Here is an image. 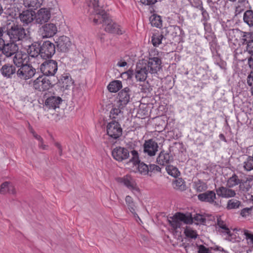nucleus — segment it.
<instances>
[{"instance_id":"obj_11","label":"nucleus","mask_w":253,"mask_h":253,"mask_svg":"<svg viewBox=\"0 0 253 253\" xmlns=\"http://www.w3.org/2000/svg\"><path fill=\"white\" fill-rule=\"evenodd\" d=\"M129 151L123 147H116L112 151L113 158L119 162H123L129 158Z\"/></svg>"},{"instance_id":"obj_64","label":"nucleus","mask_w":253,"mask_h":253,"mask_svg":"<svg viewBox=\"0 0 253 253\" xmlns=\"http://www.w3.org/2000/svg\"><path fill=\"white\" fill-rule=\"evenodd\" d=\"M248 64H249V66L251 68H253V58H252V57H250L248 59Z\"/></svg>"},{"instance_id":"obj_18","label":"nucleus","mask_w":253,"mask_h":253,"mask_svg":"<svg viewBox=\"0 0 253 253\" xmlns=\"http://www.w3.org/2000/svg\"><path fill=\"white\" fill-rule=\"evenodd\" d=\"M33 86L36 90L45 91L50 88L51 83L46 77H39L34 81Z\"/></svg>"},{"instance_id":"obj_55","label":"nucleus","mask_w":253,"mask_h":253,"mask_svg":"<svg viewBox=\"0 0 253 253\" xmlns=\"http://www.w3.org/2000/svg\"><path fill=\"white\" fill-rule=\"evenodd\" d=\"M252 210L251 208H245L241 211V215L244 217L248 215Z\"/></svg>"},{"instance_id":"obj_42","label":"nucleus","mask_w":253,"mask_h":253,"mask_svg":"<svg viewBox=\"0 0 253 253\" xmlns=\"http://www.w3.org/2000/svg\"><path fill=\"white\" fill-rule=\"evenodd\" d=\"M166 169L169 175L174 177L178 176L180 174L178 169L172 165L167 166Z\"/></svg>"},{"instance_id":"obj_4","label":"nucleus","mask_w":253,"mask_h":253,"mask_svg":"<svg viewBox=\"0 0 253 253\" xmlns=\"http://www.w3.org/2000/svg\"><path fill=\"white\" fill-rule=\"evenodd\" d=\"M36 74V69L31 64L25 63L16 71L18 78L23 80H27L33 78Z\"/></svg>"},{"instance_id":"obj_50","label":"nucleus","mask_w":253,"mask_h":253,"mask_svg":"<svg viewBox=\"0 0 253 253\" xmlns=\"http://www.w3.org/2000/svg\"><path fill=\"white\" fill-rule=\"evenodd\" d=\"M244 235L246 237V239L249 245L253 244V234L250 233L248 230H244Z\"/></svg>"},{"instance_id":"obj_41","label":"nucleus","mask_w":253,"mask_h":253,"mask_svg":"<svg viewBox=\"0 0 253 253\" xmlns=\"http://www.w3.org/2000/svg\"><path fill=\"white\" fill-rule=\"evenodd\" d=\"M194 187L198 192L205 191L208 189L206 183L201 180H198L194 182Z\"/></svg>"},{"instance_id":"obj_60","label":"nucleus","mask_w":253,"mask_h":253,"mask_svg":"<svg viewBox=\"0 0 253 253\" xmlns=\"http://www.w3.org/2000/svg\"><path fill=\"white\" fill-rule=\"evenodd\" d=\"M247 83L249 85L252 86L253 85V77L252 76L251 74H250L248 76Z\"/></svg>"},{"instance_id":"obj_29","label":"nucleus","mask_w":253,"mask_h":253,"mask_svg":"<svg viewBox=\"0 0 253 253\" xmlns=\"http://www.w3.org/2000/svg\"><path fill=\"white\" fill-rule=\"evenodd\" d=\"M216 228L219 232L224 234L228 233L230 230L225 222L220 217L217 219Z\"/></svg>"},{"instance_id":"obj_24","label":"nucleus","mask_w":253,"mask_h":253,"mask_svg":"<svg viewBox=\"0 0 253 253\" xmlns=\"http://www.w3.org/2000/svg\"><path fill=\"white\" fill-rule=\"evenodd\" d=\"M29 56L33 58L41 57V45L39 42H35L28 46L27 49Z\"/></svg>"},{"instance_id":"obj_48","label":"nucleus","mask_w":253,"mask_h":253,"mask_svg":"<svg viewBox=\"0 0 253 253\" xmlns=\"http://www.w3.org/2000/svg\"><path fill=\"white\" fill-rule=\"evenodd\" d=\"M184 234L186 236L189 238L195 239L197 237V234L196 231L192 229L190 227H186L184 230Z\"/></svg>"},{"instance_id":"obj_30","label":"nucleus","mask_w":253,"mask_h":253,"mask_svg":"<svg viewBox=\"0 0 253 253\" xmlns=\"http://www.w3.org/2000/svg\"><path fill=\"white\" fill-rule=\"evenodd\" d=\"M253 180L252 178L246 177L244 179L242 178V181L239 184V188L240 190L246 192L249 191L251 188V185L250 182Z\"/></svg>"},{"instance_id":"obj_35","label":"nucleus","mask_w":253,"mask_h":253,"mask_svg":"<svg viewBox=\"0 0 253 253\" xmlns=\"http://www.w3.org/2000/svg\"><path fill=\"white\" fill-rule=\"evenodd\" d=\"M164 39L165 40L166 39L162 34L155 33L151 37V42L154 46L157 47L162 43Z\"/></svg>"},{"instance_id":"obj_37","label":"nucleus","mask_w":253,"mask_h":253,"mask_svg":"<svg viewBox=\"0 0 253 253\" xmlns=\"http://www.w3.org/2000/svg\"><path fill=\"white\" fill-rule=\"evenodd\" d=\"M151 25L157 28H161L162 26V20L161 17L156 14H153L150 18Z\"/></svg>"},{"instance_id":"obj_44","label":"nucleus","mask_w":253,"mask_h":253,"mask_svg":"<svg viewBox=\"0 0 253 253\" xmlns=\"http://www.w3.org/2000/svg\"><path fill=\"white\" fill-rule=\"evenodd\" d=\"M224 235H226L225 238L226 240L232 243L239 242L241 240V238L239 237V236H238L235 233H231L230 230L228 233H226Z\"/></svg>"},{"instance_id":"obj_14","label":"nucleus","mask_w":253,"mask_h":253,"mask_svg":"<svg viewBox=\"0 0 253 253\" xmlns=\"http://www.w3.org/2000/svg\"><path fill=\"white\" fill-rule=\"evenodd\" d=\"M51 17L49 8H40L37 13L35 12V20L36 23L42 24L47 22Z\"/></svg>"},{"instance_id":"obj_33","label":"nucleus","mask_w":253,"mask_h":253,"mask_svg":"<svg viewBox=\"0 0 253 253\" xmlns=\"http://www.w3.org/2000/svg\"><path fill=\"white\" fill-rule=\"evenodd\" d=\"M59 83L61 87L65 89H68L72 84L71 78L67 75L62 76Z\"/></svg>"},{"instance_id":"obj_43","label":"nucleus","mask_w":253,"mask_h":253,"mask_svg":"<svg viewBox=\"0 0 253 253\" xmlns=\"http://www.w3.org/2000/svg\"><path fill=\"white\" fill-rule=\"evenodd\" d=\"M244 168L247 171L253 169V156H247L244 162Z\"/></svg>"},{"instance_id":"obj_20","label":"nucleus","mask_w":253,"mask_h":253,"mask_svg":"<svg viewBox=\"0 0 253 253\" xmlns=\"http://www.w3.org/2000/svg\"><path fill=\"white\" fill-rule=\"evenodd\" d=\"M130 89L126 87L120 91L118 95V99L120 103V106H122L123 108L126 106L130 100Z\"/></svg>"},{"instance_id":"obj_46","label":"nucleus","mask_w":253,"mask_h":253,"mask_svg":"<svg viewBox=\"0 0 253 253\" xmlns=\"http://www.w3.org/2000/svg\"><path fill=\"white\" fill-rule=\"evenodd\" d=\"M239 33H241V30L238 29H232L228 30L226 32V35L229 40H232L236 35L239 36Z\"/></svg>"},{"instance_id":"obj_9","label":"nucleus","mask_w":253,"mask_h":253,"mask_svg":"<svg viewBox=\"0 0 253 253\" xmlns=\"http://www.w3.org/2000/svg\"><path fill=\"white\" fill-rule=\"evenodd\" d=\"M107 134L114 139H117L122 134V128L117 121L112 120L107 126Z\"/></svg>"},{"instance_id":"obj_54","label":"nucleus","mask_w":253,"mask_h":253,"mask_svg":"<svg viewBox=\"0 0 253 253\" xmlns=\"http://www.w3.org/2000/svg\"><path fill=\"white\" fill-rule=\"evenodd\" d=\"M14 1V0H3L2 3L3 4L6 5L5 8L10 9L11 8L12 4Z\"/></svg>"},{"instance_id":"obj_56","label":"nucleus","mask_w":253,"mask_h":253,"mask_svg":"<svg viewBox=\"0 0 253 253\" xmlns=\"http://www.w3.org/2000/svg\"><path fill=\"white\" fill-rule=\"evenodd\" d=\"M140 1L143 4L150 5L155 4L157 2V0H140Z\"/></svg>"},{"instance_id":"obj_62","label":"nucleus","mask_w":253,"mask_h":253,"mask_svg":"<svg viewBox=\"0 0 253 253\" xmlns=\"http://www.w3.org/2000/svg\"><path fill=\"white\" fill-rule=\"evenodd\" d=\"M127 65V63L126 61H119L117 63V65L119 67H125Z\"/></svg>"},{"instance_id":"obj_28","label":"nucleus","mask_w":253,"mask_h":253,"mask_svg":"<svg viewBox=\"0 0 253 253\" xmlns=\"http://www.w3.org/2000/svg\"><path fill=\"white\" fill-rule=\"evenodd\" d=\"M15 188L9 182L6 181L2 183L0 186V193L6 194V193L15 194Z\"/></svg>"},{"instance_id":"obj_3","label":"nucleus","mask_w":253,"mask_h":253,"mask_svg":"<svg viewBox=\"0 0 253 253\" xmlns=\"http://www.w3.org/2000/svg\"><path fill=\"white\" fill-rule=\"evenodd\" d=\"M6 33L10 41L16 43L22 41L27 37L25 29L21 26L15 24L7 27Z\"/></svg>"},{"instance_id":"obj_51","label":"nucleus","mask_w":253,"mask_h":253,"mask_svg":"<svg viewBox=\"0 0 253 253\" xmlns=\"http://www.w3.org/2000/svg\"><path fill=\"white\" fill-rule=\"evenodd\" d=\"M161 168L159 166L154 164H150L149 165V173L161 172Z\"/></svg>"},{"instance_id":"obj_40","label":"nucleus","mask_w":253,"mask_h":253,"mask_svg":"<svg viewBox=\"0 0 253 253\" xmlns=\"http://www.w3.org/2000/svg\"><path fill=\"white\" fill-rule=\"evenodd\" d=\"M172 185L175 189L183 191L185 189L186 185L184 181L182 178H178L175 179L172 183Z\"/></svg>"},{"instance_id":"obj_25","label":"nucleus","mask_w":253,"mask_h":253,"mask_svg":"<svg viewBox=\"0 0 253 253\" xmlns=\"http://www.w3.org/2000/svg\"><path fill=\"white\" fill-rule=\"evenodd\" d=\"M173 161L172 156L164 151H161L157 158V163L161 166H166Z\"/></svg>"},{"instance_id":"obj_17","label":"nucleus","mask_w":253,"mask_h":253,"mask_svg":"<svg viewBox=\"0 0 253 253\" xmlns=\"http://www.w3.org/2000/svg\"><path fill=\"white\" fill-rule=\"evenodd\" d=\"M57 32V28L53 23L45 24L40 29V33L43 38L52 37L56 34Z\"/></svg>"},{"instance_id":"obj_12","label":"nucleus","mask_w":253,"mask_h":253,"mask_svg":"<svg viewBox=\"0 0 253 253\" xmlns=\"http://www.w3.org/2000/svg\"><path fill=\"white\" fill-rule=\"evenodd\" d=\"M132 155L131 158L129 161L134 164L138 163V170L139 172L142 175H146L149 174V165L145 164L143 162H140L139 160L138 153L136 150H132L130 151Z\"/></svg>"},{"instance_id":"obj_8","label":"nucleus","mask_w":253,"mask_h":253,"mask_svg":"<svg viewBox=\"0 0 253 253\" xmlns=\"http://www.w3.org/2000/svg\"><path fill=\"white\" fill-rule=\"evenodd\" d=\"M146 64L149 73L156 74L162 69V61L158 57H149L148 61H143Z\"/></svg>"},{"instance_id":"obj_61","label":"nucleus","mask_w":253,"mask_h":253,"mask_svg":"<svg viewBox=\"0 0 253 253\" xmlns=\"http://www.w3.org/2000/svg\"><path fill=\"white\" fill-rule=\"evenodd\" d=\"M173 30L175 32L176 34H179L180 35L181 33L183 32L182 29L180 28L179 26H173Z\"/></svg>"},{"instance_id":"obj_59","label":"nucleus","mask_w":253,"mask_h":253,"mask_svg":"<svg viewBox=\"0 0 253 253\" xmlns=\"http://www.w3.org/2000/svg\"><path fill=\"white\" fill-rule=\"evenodd\" d=\"M54 145L58 148L59 150V154L60 156L62 155L63 149L61 145L58 142L54 143Z\"/></svg>"},{"instance_id":"obj_2","label":"nucleus","mask_w":253,"mask_h":253,"mask_svg":"<svg viewBox=\"0 0 253 253\" xmlns=\"http://www.w3.org/2000/svg\"><path fill=\"white\" fill-rule=\"evenodd\" d=\"M168 221L174 230L180 228L182 223L191 224L193 218L191 215L181 212H176L172 216L168 218Z\"/></svg>"},{"instance_id":"obj_53","label":"nucleus","mask_w":253,"mask_h":253,"mask_svg":"<svg viewBox=\"0 0 253 253\" xmlns=\"http://www.w3.org/2000/svg\"><path fill=\"white\" fill-rule=\"evenodd\" d=\"M198 253H211V250L203 245L198 246Z\"/></svg>"},{"instance_id":"obj_52","label":"nucleus","mask_w":253,"mask_h":253,"mask_svg":"<svg viewBox=\"0 0 253 253\" xmlns=\"http://www.w3.org/2000/svg\"><path fill=\"white\" fill-rule=\"evenodd\" d=\"M200 10L202 12V15L203 16V18L202 19V21H204V22H206L209 19L210 17L207 11L204 8L203 6L200 7Z\"/></svg>"},{"instance_id":"obj_32","label":"nucleus","mask_w":253,"mask_h":253,"mask_svg":"<svg viewBox=\"0 0 253 253\" xmlns=\"http://www.w3.org/2000/svg\"><path fill=\"white\" fill-rule=\"evenodd\" d=\"M125 201L130 212L134 216H136L137 215V213L135 212L136 207L132 198L130 196H126L125 198Z\"/></svg>"},{"instance_id":"obj_31","label":"nucleus","mask_w":253,"mask_h":253,"mask_svg":"<svg viewBox=\"0 0 253 253\" xmlns=\"http://www.w3.org/2000/svg\"><path fill=\"white\" fill-rule=\"evenodd\" d=\"M242 181V178H240L239 176L235 173H233L227 181V186L228 188H233L239 184Z\"/></svg>"},{"instance_id":"obj_39","label":"nucleus","mask_w":253,"mask_h":253,"mask_svg":"<svg viewBox=\"0 0 253 253\" xmlns=\"http://www.w3.org/2000/svg\"><path fill=\"white\" fill-rule=\"evenodd\" d=\"M244 21L249 26H253V11L252 10H247L244 14Z\"/></svg>"},{"instance_id":"obj_49","label":"nucleus","mask_w":253,"mask_h":253,"mask_svg":"<svg viewBox=\"0 0 253 253\" xmlns=\"http://www.w3.org/2000/svg\"><path fill=\"white\" fill-rule=\"evenodd\" d=\"M121 109L122 108V106L119 105V108L113 107L111 111H110V117L112 118H116L120 114H122V111Z\"/></svg>"},{"instance_id":"obj_7","label":"nucleus","mask_w":253,"mask_h":253,"mask_svg":"<svg viewBox=\"0 0 253 253\" xmlns=\"http://www.w3.org/2000/svg\"><path fill=\"white\" fill-rule=\"evenodd\" d=\"M120 182L125 185L135 196L140 195V191L135 180L130 175H126L120 179Z\"/></svg>"},{"instance_id":"obj_15","label":"nucleus","mask_w":253,"mask_h":253,"mask_svg":"<svg viewBox=\"0 0 253 253\" xmlns=\"http://www.w3.org/2000/svg\"><path fill=\"white\" fill-rule=\"evenodd\" d=\"M148 73L147 66L146 64H144L143 61L137 64L135 72V77L137 81H145L147 78Z\"/></svg>"},{"instance_id":"obj_19","label":"nucleus","mask_w":253,"mask_h":253,"mask_svg":"<svg viewBox=\"0 0 253 253\" xmlns=\"http://www.w3.org/2000/svg\"><path fill=\"white\" fill-rule=\"evenodd\" d=\"M18 49V44L10 41L9 42L4 43L1 53L6 57H10L14 55Z\"/></svg>"},{"instance_id":"obj_10","label":"nucleus","mask_w":253,"mask_h":253,"mask_svg":"<svg viewBox=\"0 0 253 253\" xmlns=\"http://www.w3.org/2000/svg\"><path fill=\"white\" fill-rule=\"evenodd\" d=\"M55 52V45L49 41L44 42L41 45V57L46 59L51 58Z\"/></svg>"},{"instance_id":"obj_1","label":"nucleus","mask_w":253,"mask_h":253,"mask_svg":"<svg viewBox=\"0 0 253 253\" xmlns=\"http://www.w3.org/2000/svg\"><path fill=\"white\" fill-rule=\"evenodd\" d=\"M99 0H86L88 7V13L90 16L94 15L93 21L95 24L101 23L103 24L105 31L122 35L123 31L120 26L113 22L109 16L100 7L98 4Z\"/></svg>"},{"instance_id":"obj_45","label":"nucleus","mask_w":253,"mask_h":253,"mask_svg":"<svg viewBox=\"0 0 253 253\" xmlns=\"http://www.w3.org/2000/svg\"><path fill=\"white\" fill-rule=\"evenodd\" d=\"M212 57L214 61V63L218 65L221 68H223L224 63L221 60L220 54L216 51H212Z\"/></svg>"},{"instance_id":"obj_58","label":"nucleus","mask_w":253,"mask_h":253,"mask_svg":"<svg viewBox=\"0 0 253 253\" xmlns=\"http://www.w3.org/2000/svg\"><path fill=\"white\" fill-rule=\"evenodd\" d=\"M194 219L195 220L199 221L200 223H203L205 221V219L200 214L197 215L194 217Z\"/></svg>"},{"instance_id":"obj_63","label":"nucleus","mask_w":253,"mask_h":253,"mask_svg":"<svg viewBox=\"0 0 253 253\" xmlns=\"http://www.w3.org/2000/svg\"><path fill=\"white\" fill-rule=\"evenodd\" d=\"M203 24L204 25V28H205V31H207V32H210L211 31V29L209 27L208 23L207 22H204Z\"/></svg>"},{"instance_id":"obj_38","label":"nucleus","mask_w":253,"mask_h":253,"mask_svg":"<svg viewBox=\"0 0 253 253\" xmlns=\"http://www.w3.org/2000/svg\"><path fill=\"white\" fill-rule=\"evenodd\" d=\"M42 1L43 0H24V3L26 6L36 9L41 6Z\"/></svg>"},{"instance_id":"obj_6","label":"nucleus","mask_w":253,"mask_h":253,"mask_svg":"<svg viewBox=\"0 0 253 253\" xmlns=\"http://www.w3.org/2000/svg\"><path fill=\"white\" fill-rule=\"evenodd\" d=\"M57 63L55 60H48L42 63L40 67L41 72L47 76H54L57 71Z\"/></svg>"},{"instance_id":"obj_36","label":"nucleus","mask_w":253,"mask_h":253,"mask_svg":"<svg viewBox=\"0 0 253 253\" xmlns=\"http://www.w3.org/2000/svg\"><path fill=\"white\" fill-rule=\"evenodd\" d=\"M239 36L240 37L242 44H247L253 39V35L249 32H244L241 31V33H239Z\"/></svg>"},{"instance_id":"obj_57","label":"nucleus","mask_w":253,"mask_h":253,"mask_svg":"<svg viewBox=\"0 0 253 253\" xmlns=\"http://www.w3.org/2000/svg\"><path fill=\"white\" fill-rule=\"evenodd\" d=\"M39 143L38 146L40 148H41L43 150L47 149L48 146L44 144L43 139H42V141H39Z\"/></svg>"},{"instance_id":"obj_13","label":"nucleus","mask_w":253,"mask_h":253,"mask_svg":"<svg viewBox=\"0 0 253 253\" xmlns=\"http://www.w3.org/2000/svg\"><path fill=\"white\" fill-rule=\"evenodd\" d=\"M143 152L145 155L150 157L154 156L158 151V144L157 142L150 139L145 140L143 145Z\"/></svg>"},{"instance_id":"obj_34","label":"nucleus","mask_w":253,"mask_h":253,"mask_svg":"<svg viewBox=\"0 0 253 253\" xmlns=\"http://www.w3.org/2000/svg\"><path fill=\"white\" fill-rule=\"evenodd\" d=\"M122 87V82L118 80L111 82L108 85V90L112 92H116Z\"/></svg>"},{"instance_id":"obj_26","label":"nucleus","mask_w":253,"mask_h":253,"mask_svg":"<svg viewBox=\"0 0 253 253\" xmlns=\"http://www.w3.org/2000/svg\"><path fill=\"white\" fill-rule=\"evenodd\" d=\"M0 72L5 78H11L13 75L16 73L14 66L10 64H5L0 69Z\"/></svg>"},{"instance_id":"obj_27","label":"nucleus","mask_w":253,"mask_h":253,"mask_svg":"<svg viewBox=\"0 0 253 253\" xmlns=\"http://www.w3.org/2000/svg\"><path fill=\"white\" fill-rule=\"evenodd\" d=\"M13 56V62L16 66L21 67L25 64L24 62L28 56L26 54L17 51Z\"/></svg>"},{"instance_id":"obj_22","label":"nucleus","mask_w":253,"mask_h":253,"mask_svg":"<svg viewBox=\"0 0 253 253\" xmlns=\"http://www.w3.org/2000/svg\"><path fill=\"white\" fill-rule=\"evenodd\" d=\"M231 188H228L227 186L224 187L222 186L216 188L215 191L218 196L222 198H229L234 197L236 195L235 190Z\"/></svg>"},{"instance_id":"obj_21","label":"nucleus","mask_w":253,"mask_h":253,"mask_svg":"<svg viewBox=\"0 0 253 253\" xmlns=\"http://www.w3.org/2000/svg\"><path fill=\"white\" fill-rule=\"evenodd\" d=\"M20 21L23 25H28L35 20V11L32 10L23 11L19 15Z\"/></svg>"},{"instance_id":"obj_16","label":"nucleus","mask_w":253,"mask_h":253,"mask_svg":"<svg viewBox=\"0 0 253 253\" xmlns=\"http://www.w3.org/2000/svg\"><path fill=\"white\" fill-rule=\"evenodd\" d=\"M198 199L204 202H207L214 206H218V203L215 201L216 199V193L214 191L208 190L198 195Z\"/></svg>"},{"instance_id":"obj_47","label":"nucleus","mask_w":253,"mask_h":253,"mask_svg":"<svg viewBox=\"0 0 253 253\" xmlns=\"http://www.w3.org/2000/svg\"><path fill=\"white\" fill-rule=\"evenodd\" d=\"M241 202L236 199H231L229 200L227 204V208L228 209H237L240 206Z\"/></svg>"},{"instance_id":"obj_5","label":"nucleus","mask_w":253,"mask_h":253,"mask_svg":"<svg viewBox=\"0 0 253 253\" xmlns=\"http://www.w3.org/2000/svg\"><path fill=\"white\" fill-rule=\"evenodd\" d=\"M55 45L58 51L60 52H67L72 47V42L69 37L62 36L56 38L55 40Z\"/></svg>"},{"instance_id":"obj_23","label":"nucleus","mask_w":253,"mask_h":253,"mask_svg":"<svg viewBox=\"0 0 253 253\" xmlns=\"http://www.w3.org/2000/svg\"><path fill=\"white\" fill-rule=\"evenodd\" d=\"M62 102V99L60 97L51 96L45 100L44 106L48 109H55L59 107V105Z\"/></svg>"}]
</instances>
